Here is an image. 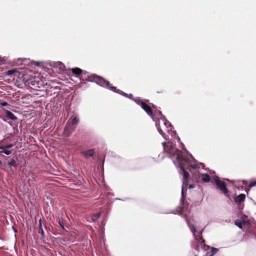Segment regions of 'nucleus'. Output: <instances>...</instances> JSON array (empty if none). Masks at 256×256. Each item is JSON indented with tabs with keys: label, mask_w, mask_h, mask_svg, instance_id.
Instances as JSON below:
<instances>
[{
	"label": "nucleus",
	"mask_w": 256,
	"mask_h": 256,
	"mask_svg": "<svg viewBox=\"0 0 256 256\" xmlns=\"http://www.w3.org/2000/svg\"><path fill=\"white\" fill-rule=\"evenodd\" d=\"M82 154L86 158H88L92 156L94 154L95 152L94 149H90L82 152Z\"/></svg>",
	"instance_id": "10"
},
{
	"label": "nucleus",
	"mask_w": 256,
	"mask_h": 256,
	"mask_svg": "<svg viewBox=\"0 0 256 256\" xmlns=\"http://www.w3.org/2000/svg\"><path fill=\"white\" fill-rule=\"evenodd\" d=\"M24 80L26 85L31 87L33 89H36V88L39 87L38 86V81H37L36 78L32 77L27 79L26 77H24Z\"/></svg>",
	"instance_id": "3"
},
{
	"label": "nucleus",
	"mask_w": 256,
	"mask_h": 256,
	"mask_svg": "<svg viewBox=\"0 0 256 256\" xmlns=\"http://www.w3.org/2000/svg\"><path fill=\"white\" fill-rule=\"evenodd\" d=\"M218 251V249L212 248L211 250V254L210 255V256H213L214 254H215Z\"/></svg>",
	"instance_id": "24"
},
{
	"label": "nucleus",
	"mask_w": 256,
	"mask_h": 256,
	"mask_svg": "<svg viewBox=\"0 0 256 256\" xmlns=\"http://www.w3.org/2000/svg\"><path fill=\"white\" fill-rule=\"evenodd\" d=\"M107 88L114 92H116V93L120 94L121 95H122L125 97H126L128 98H130L132 100H133V99H134V98H133V95L132 94H126L124 92H122V90H121L119 89H117L116 87L112 86L110 84V86H108V87Z\"/></svg>",
	"instance_id": "5"
},
{
	"label": "nucleus",
	"mask_w": 256,
	"mask_h": 256,
	"mask_svg": "<svg viewBox=\"0 0 256 256\" xmlns=\"http://www.w3.org/2000/svg\"><path fill=\"white\" fill-rule=\"evenodd\" d=\"M191 230L192 232H194L196 231V228L194 226H192L191 228Z\"/></svg>",
	"instance_id": "31"
},
{
	"label": "nucleus",
	"mask_w": 256,
	"mask_h": 256,
	"mask_svg": "<svg viewBox=\"0 0 256 256\" xmlns=\"http://www.w3.org/2000/svg\"><path fill=\"white\" fill-rule=\"evenodd\" d=\"M243 222H240V220H236L235 222V224L238 226L240 228H242V225Z\"/></svg>",
	"instance_id": "25"
},
{
	"label": "nucleus",
	"mask_w": 256,
	"mask_h": 256,
	"mask_svg": "<svg viewBox=\"0 0 256 256\" xmlns=\"http://www.w3.org/2000/svg\"><path fill=\"white\" fill-rule=\"evenodd\" d=\"M68 71L71 72L74 76L79 78L82 72V70L78 68H70Z\"/></svg>",
	"instance_id": "8"
},
{
	"label": "nucleus",
	"mask_w": 256,
	"mask_h": 256,
	"mask_svg": "<svg viewBox=\"0 0 256 256\" xmlns=\"http://www.w3.org/2000/svg\"><path fill=\"white\" fill-rule=\"evenodd\" d=\"M80 78L82 82H95L98 85L106 88L110 86V82L108 81L96 74H90L86 70H82V72Z\"/></svg>",
	"instance_id": "2"
},
{
	"label": "nucleus",
	"mask_w": 256,
	"mask_h": 256,
	"mask_svg": "<svg viewBox=\"0 0 256 256\" xmlns=\"http://www.w3.org/2000/svg\"><path fill=\"white\" fill-rule=\"evenodd\" d=\"M4 112L6 113V118H8V119L13 120L14 121L18 119L17 117L16 116H14V114L10 110H4Z\"/></svg>",
	"instance_id": "12"
},
{
	"label": "nucleus",
	"mask_w": 256,
	"mask_h": 256,
	"mask_svg": "<svg viewBox=\"0 0 256 256\" xmlns=\"http://www.w3.org/2000/svg\"><path fill=\"white\" fill-rule=\"evenodd\" d=\"M78 122V118L76 117H74L72 118V125H76V124Z\"/></svg>",
	"instance_id": "20"
},
{
	"label": "nucleus",
	"mask_w": 256,
	"mask_h": 256,
	"mask_svg": "<svg viewBox=\"0 0 256 256\" xmlns=\"http://www.w3.org/2000/svg\"><path fill=\"white\" fill-rule=\"evenodd\" d=\"M58 224L64 230V223L62 220H61L60 218H58Z\"/></svg>",
	"instance_id": "28"
},
{
	"label": "nucleus",
	"mask_w": 256,
	"mask_h": 256,
	"mask_svg": "<svg viewBox=\"0 0 256 256\" xmlns=\"http://www.w3.org/2000/svg\"><path fill=\"white\" fill-rule=\"evenodd\" d=\"M164 152L169 158L175 160H196L187 150L182 152L176 148V144L170 142L162 143Z\"/></svg>",
	"instance_id": "1"
},
{
	"label": "nucleus",
	"mask_w": 256,
	"mask_h": 256,
	"mask_svg": "<svg viewBox=\"0 0 256 256\" xmlns=\"http://www.w3.org/2000/svg\"><path fill=\"white\" fill-rule=\"evenodd\" d=\"M179 166L180 169V170L182 172H180V173L182 174H183V184H188V179L190 177V174L186 170V164L184 163H179Z\"/></svg>",
	"instance_id": "4"
},
{
	"label": "nucleus",
	"mask_w": 256,
	"mask_h": 256,
	"mask_svg": "<svg viewBox=\"0 0 256 256\" xmlns=\"http://www.w3.org/2000/svg\"><path fill=\"white\" fill-rule=\"evenodd\" d=\"M196 250H199L200 248H204L205 244H204V240L200 236H196Z\"/></svg>",
	"instance_id": "7"
},
{
	"label": "nucleus",
	"mask_w": 256,
	"mask_h": 256,
	"mask_svg": "<svg viewBox=\"0 0 256 256\" xmlns=\"http://www.w3.org/2000/svg\"><path fill=\"white\" fill-rule=\"evenodd\" d=\"M141 107L147 113L148 115L152 116H153V112L151 107L147 104L146 102L142 104V106Z\"/></svg>",
	"instance_id": "9"
},
{
	"label": "nucleus",
	"mask_w": 256,
	"mask_h": 256,
	"mask_svg": "<svg viewBox=\"0 0 256 256\" xmlns=\"http://www.w3.org/2000/svg\"><path fill=\"white\" fill-rule=\"evenodd\" d=\"M256 186V181L251 182L249 184V187L250 188H252V187L254 186Z\"/></svg>",
	"instance_id": "29"
},
{
	"label": "nucleus",
	"mask_w": 256,
	"mask_h": 256,
	"mask_svg": "<svg viewBox=\"0 0 256 256\" xmlns=\"http://www.w3.org/2000/svg\"><path fill=\"white\" fill-rule=\"evenodd\" d=\"M246 196L244 194H240L236 198L235 201L236 202L240 204L241 202L244 200Z\"/></svg>",
	"instance_id": "13"
},
{
	"label": "nucleus",
	"mask_w": 256,
	"mask_h": 256,
	"mask_svg": "<svg viewBox=\"0 0 256 256\" xmlns=\"http://www.w3.org/2000/svg\"><path fill=\"white\" fill-rule=\"evenodd\" d=\"M6 161H0V166L6 168H8L11 166H16V161H10L6 164L5 162Z\"/></svg>",
	"instance_id": "11"
},
{
	"label": "nucleus",
	"mask_w": 256,
	"mask_h": 256,
	"mask_svg": "<svg viewBox=\"0 0 256 256\" xmlns=\"http://www.w3.org/2000/svg\"><path fill=\"white\" fill-rule=\"evenodd\" d=\"M215 184H216L218 188L224 194H226L228 190L226 187L225 183L221 181L218 178L214 179Z\"/></svg>",
	"instance_id": "6"
},
{
	"label": "nucleus",
	"mask_w": 256,
	"mask_h": 256,
	"mask_svg": "<svg viewBox=\"0 0 256 256\" xmlns=\"http://www.w3.org/2000/svg\"><path fill=\"white\" fill-rule=\"evenodd\" d=\"M12 146H13L12 144H6L4 146H0V148H1V149H9V148H11L12 147Z\"/></svg>",
	"instance_id": "21"
},
{
	"label": "nucleus",
	"mask_w": 256,
	"mask_h": 256,
	"mask_svg": "<svg viewBox=\"0 0 256 256\" xmlns=\"http://www.w3.org/2000/svg\"><path fill=\"white\" fill-rule=\"evenodd\" d=\"M42 220H39V225H38V228H39V230H38V232L42 236V238H44V230H43V228H42Z\"/></svg>",
	"instance_id": "15"
},
{
	"label": "nucleus",
	"mask_w": 256,
	"mask_h": 256,
	"mask_svg": "<svg viewBox=\"0 0 256 256\" xmlns=\"http://www.w3.org/2000/svg\"><path fill=\"white\" fill-rule=\"evenodd\" d=\"M163 123H164V125H166V122H163Z\"/></svg>",
	"instance_id": "33"
},
{
	"label": "nucleus",
	"mask_w": 256,
	"mask_h": 256,
	"mask_svg": "<svg viewBox=\"0 0 256 256\" xmlns=\"http://www.w3.org/2000/svg\"><path fill=\"white\" fill-rule=\"evenodd\" d=\"M178 141H180V138H178Z\"/></svg>",
	"instance_id": "34"
},
{
	"label": "nucleus",
	"mask_w": 256,
	"mask_h": 256,
	"mask_svg": "<svg viewBox=\"0 0 256 256\" xmlns=\"http://www.w3.org/2000/svg\"><path fill=\"white\" fill-rule=\"evenodd\" d=\"M58 66L60 67V69L63 70L64 68V66L62 62H58Z\"/></svg>",
	"instance_id": "27"
},
{
	"label": "nucleus",
	"mask_w": 256,
	"mask_h": 256,
	"mask_svg": "<svg viewBox=\"0 0 256 256\" xmlns=\"http://www.w3.org/2000/svg\"><path fill=\"white\" fill-rule=\"evenodd\" d=\"M100 212H98V213L94 214L92 217V220L93 222H96L98 219V218L100 217Z\"/></svg>",
	"instance_id": "19"
},
{
	"label": "nucleus",
	"mask_w": 256,
	"mask_h": 256,
	"mask_svg": "<svg viewBox=\"0 0 256 256\" xmlns=\"http://www.w3.org/2000/svg\"><path fill=\"white\" fill-rule=\"evenodd\" d=\"M194 188V186H192V185H190V186H189V188Z\"/></svg>",
	"instance_id": "32"
},
{
	"label": "nucleus",
	"mask_w": 256,
	"mask_h": 256,
	"mask_svg": "<svg viewBox=\"0 0 256 256\" xmlns=\"http://www.w3.org/2000/svg\"><path fill=\"white\" fill-rule=\"evenodd\" d=\"M198 168V166L196 164H191L190 163H188V166L186 167V169H188L189 170H190L191 169H196Z\"/></svg>",
	"instance_id": "16"
},
{
	"label": "nucleus",
	"mask_w": 256,
	"mask_h": 256,
	"mask_svg": "<svg viewBox=\"0 0 256 256\" xmlns=\"http://www.w3.org/2000/svg\"><path fill=\"white\" fill-rule=\"evenodd\" d=\"M202 180L205 182H208L210 181V176L206 174H203L200 175Z\"/></svg>",
	"instance_id": "14"
},
{
	"label": "nucleus",
	"mask_w": 256,
	"mask_h": 256,
	"mask_svg": "<svg viewBox=\"0 0 256 256\" xmlns=\"http://www.w3.org/2000/svg\"><path fill=\"white\" fill-rule=\"evenodd\" d=\"M133 100L137 104L140 105L141 106H142V104L144 103V102L140 98H136L133 99Z\"/></svg>",
	"instance_id": "18"
},
{
	"label": "nucleus",
	"mask_w": 256,
	"mask_h": 256,
	"mask_svg": "<svg viewBox=\"0 0 256 256\" xmlns=\"http://www.w3.org/2000/svg\"><path fill=\"white\" fill-rule=\"evenodd\" d=\"M15 72H16V71L14 70H9L8 72H6V75L8 76H12Z\"/></svg>",
	"instance_id": "26"
},
{
	"label": "nucleus",
	"mask_w": 256,
	"mask_h": 256,
	"mask_svg": "<svg viewBox=\"0 0 256 256\" xmlns=\"http://www.w3.org/2000/svg\"><path fill=\"white\" fill-rule=\"evenodd\" d=\"M0 104H1V106H8V104L6 102H0Z\"/></svg>",
	"instance_id": "30"
},
{
	"label": "nucleus",
	"mask_w": 256,
	"mask_h": 256,
	"mask_svg": "<svg viewBox=\"0 0 256 256\" xmlns=\"http://www.w3.org/2000/svg\"><path fill=\"white\" fill-rule=\"evenodd\" d=\"M72 132H73V130H70L68 126H65L64 131L65 135L68 136L72 133Z\"/></svg>",
	"instance_id": "17"
},
{
	"label": "nucleus",
	"mask_w": 256,
	"mask_h": 256,
	"mask_svg": "<svg viewBox=\"0 0 256 256\" xmlns=\"http://www.w3.org/2000/svg\"><path fill=\"white\" fill-rule=\"evenodd\" d=\"M158 131L159 132V133L164 137V138H165L166 136V134H165L163 130H162V129L160 128V125H158Z\"/></svg>",
	"instance_id": "22"
},
{
	"label": "nucleus",
	"mask_w": 256,
	"mask_h": 256,
	"mask_svg": "<svg viewBox=\"0 0 256 256\" xmlns=\"http://www.w3.org/2000/svg\"><path fill=\"white\" fill-rule=\"evenodd\" d=\"M3 150L0 152V154H1L2 153H4L6 155H9L11 154V151L8 150L6 149H2Z\"/></svg>",
	"instance_id": "23"
}]
</instances>
